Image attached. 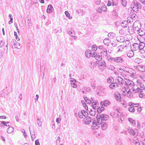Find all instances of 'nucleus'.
I'll list each match as a JSON object with an SVG mask.
<instances>
[{"label": "nucleus", "mask_w": 145, "mask_h": 145, "mask_svg": "<svg viewBox=\"0 0 145 145\" xmlns=\"http://www.w3.org/2000/svg\"><path fill=\"white\" fill-rule=\"evenodd\" d=\"M125 85H126V87H128L129 89V90L132 89L135 86V84L133 82L129 80L125 82Z\"/></svg>", "instance_id": "nucleus-2"}, {"label": "nucleus", "mask_w": 145, "mask_h": 145, "mask_svg": "<svg viewBox=\"0 0 145 145\" xmlns=\"http://www.w3.org/2000/svg\"><path fill=\"white\" fill-rule=\"evenodd\" d=\"M83 121L85 124H89L91 122V119L89 117H86L84 118Z\"/></svg>", "instance_id": "nucleus-11"}, {"label": "nucleus", "mask_w": 145, "mask_h": 145, "mask_svg": "<svg viewBox=\"0 0 145 145\" xmlns=\"http://www.w3.org/2000/svg\"><path fill=\"white\" fill-rule=\"evenodd\" d=\"M139 71L144 72H145V66L140 65Z\"/></svg>", "instance_id": "nucleus-42"}, {"label": "nucleus", "mask_w": 145, "mask_h": 145, "mask_svg": "<svg viewBox=\"0 0 145 145\" xmlns=\"http://www.w3.org/2000/svg\"><path fill=\"white\" fill-rule=\"evenodd\" d=\"M84 99L85 101L87 104H90L92 102L90 100L88 99L87 97H84Z\"/></svg>", "instance_id": "nucleus-44"}, {"label": "nucleus", "mask_w": 145, "mask_h": 145, "mask_svg": "<svg viewBox=\"0 0 145 145\" xmlns=\"http://www.w3.org/2000/svg\"><path fill=\"white\" fill-rule=\"evenodd\" d=\"M135 5H134V4L133 5H131V8H132V9L134 11H138V8H136V7H135Z\"/></svg>", "instance_id": "nucleus-49"}, {"label": "nucleus", "mask_w": 145, "mask_h": 145, "mask_svg": "<svg viewBox=\"0 0 145 145\" xmlns=\"http://www.w3.org/2000/svg\"><path fill=\"white\" fill-rule=\"evenodd\" d=\"M91 51L89 50H88L85 52V54L87 57L89 58L91 55Z\"/></svg>", "instance_id": "nucleus-21"}, {"label": "nucleus", "mask_w": 145, "mask_h": 145, "mask_svg": "<svg viewBox=\"0 0 145 145\" xmlns=\"http://www.w3.org/2000/svg\"><path fill=\"white\" fill-rule=\"evenodd\" d=\"M90 91V89L88 87H84V88L83 89H82V92L83 94H86L87 92H89Z\"/></svg>", "instance_id": "nucleus-16"}, {"label": "nucleus", "mask_w": 145, "mask_h": 145, "mask_svg": "<svg viewBox=\"0 0 145 145\" xmlns=\"http://www.w3.org/2000/svg\"><path fill=\"white\" fill-rule=\"evenodd\" d=\"M140 55L142 58H145V51L143 50H142Z\"/></svg>", "instance_id": "nucleus-47"}, {"label": "nucleus", "mask_w": 145, "mask_h": 145, "mask_svg": "<svg viewBox=\"0 0 145 145\" xmlns=\"http://www.w3.org/2000/svg\"><path fill=\"white\" fill-rule=\"evenodd\" d=\"M110 102L107 100H105L100 103L101 105L102 106H107L110 104Z\"/></svg>", "instance_id": "nucleus-7"}, {"label": "nucleus", "mask_w": 145, "mask_h": 145, "mask_svg": "<svg viewBox=\"0 0 145 145\" xmlns=\"http://www.w3.org/2000/svg\"><path fill=\"white\" fill-rule=\"evenodd\" d=\"M136 71L134 70L133 71H132L131 74H129V75L133 78H135L136 77Z\"/></svg>", "instance_id": "nucleus-35"}, {"label": "nucleus", "mask_w": 145, "mask_h": 145, "mask_svg": "<svg viewBox=\"0 0 145 145\" xmlns=\"http://www.w3.org/2000/svg\"><path fill=\"white\" fill-rule=\"evenodd\" d=\"M107 50L105 48H103L102 51L101 52V56L103 55L106 56L107 55Z\"/></svg>", "instance_id": "nucleus-30"}, {"label": "nucleus", "mask_w": 145, "mask_h": 145, "mask_svg": "<svg viewBox=\"0 0 145 145\" xmlns=\"http://www.w3.org/2000/svg\"><path fill=\"white\" fill-rule=\"evenodd\" d=\"M132 90V92L134 93L142 91L141 89L140 88V87H138L137 86H135Z\"/></svg>", "instance_id": "nucleus-8"}, {"label": "nucleus", "mask_w": 145, "mask_h": 145, "mask_svg": "<svg viewBox=\"0 0 145 145\" xmlns=\"http://www.w3.org/2000/svg\"><path fill=\"white\" fill-rule=\"evenodd\" d=\"M89 114L93 116L96 114V112L95 111H93L92 110H91L89 112Z\"/></svg>", "instance_id": "nucleus-61"}, {"label": "nucleus", "mask_w": 145, "mask_h": 145, "mask_svg": "<svg viewBox=\"0 0 145 145\" xmlns=\"http://www.w3.org/2000/svg\"><path fill=\"white\" fill-rule=\"evenodd\" d=\"M128 21H123L121 24V26L124 28L127 27L128 25Z\"/></svg>", "instance_id": "nucleus-25"}, {"label": "nucleus", "mask_w": 145, "mask_h": 145, "mask_svg": "<svg viewBox=\"0 0 145 145\" xmlns=\"http://www.w3.org/2000/svg\"><path fill=\"white\" fill-rule=\"evenodd\" d=\"M116 79L119 83V84L121 86L123 85L124 84V81L123 79L119 76H117Z\"/></svg>", "instance_id": "nucleus-9"}, {"label": "nucleus", "mask_w": 145, "mask_h": 145, "mask_svg": "<svg viewBox=\"0 0 145 145\" xmlns=\"http://www.w3.org/2000/svg\"><path fill=\"white\" fill-rule=\"evenodd\" d=\"M106 58L107 60H108L109 61H113V59L114 58L110 56L106 55Z\"/></svg>", "instance_id": "nucleus-52"}, {"label": "nucleus", "mask_w": 145, "mask_h": 145, "mask_svg": "<svg viewBox=\"0 0 145 145\" xmlns=\"http://www.w3.org/2000/svg\"><path fill=\"white\" fill-rule=\"evenodd\" d=\"M123 43L122 45H124V46L125 48H126V49L128 48L131 45V43L128 40H126L123 42Z\"/></svg>", "instance_id": "nucleus-10"}, {"label": "nucleus", "mask_w": 145, "mask_h": 145, "mask_svg": "<svg viewBox=\"0 0 145 145\" xmlns=\"http://www.w3.org/2000/svg\"><path fill=\"white\" fill-rule=\"evenodd\" d=\"M14 130L13 128L12 127H9L7 129V131L8 133H11Z\"/></svg>", "instance_id": "nucleus-37"}, {"label": "nucleus", "mask_w": 145, "mask_h": 145, "mask_svg": "<svg viewBox=\"0 0 145 145\" xmlns=\"http://www.w3.org/2000/svg\"><path fill=\"white\" fill-rule=\"evenodd\" d=\"M105 108L102 106H100L97 109V112L99 114H100L102 111H103Z\"/></svg>", "instance_id": "nucleus-29"}, {"label": "nucleus", "mask_w": 145, "mask_h": 145, "mask_svg": "<svg viewBox=\"0 0 145 145\" xmlns=\"http://www.w3.org/2000/svg\"><path fill=\"white\" fill-rule=\"evenodd\" d=\"M139 103L135 104L133 103L132 102L129 103L128 104L129 106H132L134 108H137L139 106Z\"/></svg>", "instance_id": "nucleus-27"}, {"label": "nucleus", "mask_w": 145, "mask_h": 145, "mask_svg": "<svg viewBox=\"0 0 145 145\" xmlns=\"http://www.w3.org/2000/svg\"><path fill=\"white\" fill-rule=\"evenodd\" d=\"M95 82V81L94 80H91V85L94 89H95V85L94 83Z\"/></svg>", "instance_id": "nucleus-50"}, {"label": "nucleus", "mask_w": 145, "mask_h": 145, "mask_svg": "<svg viewBox=\"0 0 145 145\" xmlns=\"http://www.w3.org/2000/svg\"><path fill=\"white\" fill-rule=\"evenodd\" d=\"M115 35V34L113 32H110L109 33L108 35V37L110 38H113L114 37Z\"/></svg>", "instance_id": "nucleus-43"}, {"label": "nucleus", "mask_w": 145, "mask_h": 145, "mask_svg": "<svg viewBox=\"0 0 145 145\" xmlns=\"http://www.w3.org/2000/svg\"><path fill=\"white\" fill-rule=\"evenodd\" d=\"M101 115L103 121H105L108 120L109 118V116L108 115L104 114H102Z\"/></svg>", "instance_id": "nucleus-33"}, {"label": "nucleus", "mask_w": 145, "mask_h": 145, "mask_svg": "<svg viewBox=\"0 0 145 145\" xmlns=\"http://www.w3.org/2000/svg\"><path fill=\"white\" fill-rule=\"evenodd\" d=\"M81 112H82V113H83V115L84 116L86 117V116H87L88 115V113L85 111L84 110H82Z\"/></svg>", "instance_id": "nucleus-56"}, {"label": "nucleus", "mask_w": 145, "mask_h": 145, "mask_svg": "<svg viewBox=\"0 0 145 145\" xmlns=\"http://www.w3.org/2000/svg\"><path fill=\"white\" fill-rule=\"evenodd\" d=\"M27 26L29 27H31V19H28L27 21Z\"/></svg>", "instance_id": "nucleus-53"}, {"label": "nucleus", "mask_w": 145, "mask_h": 145, "mask_svg": "<svg viewBox=\"0 0 145 145\" xmlns=\"http://www.w3.org/2000/svg\"><path fill=\"white\" fill-rule=\"evenodd\" d=\"M54 10L53 8L51 5H49L47 7L46 12L48 13H50L52 12Z\"/></svg>", "instance_id": "nucleus-17"}, {"label": "nucleus", "mask_w": 145, "mask_h": 145, "mask_svg": "<svg viewBox=\"0 0 145 145\" xmlns=\"http://www.w3.org/2000/svg\"><path fill=\"white\" fill-rule=\"evenodd\" d=\"M140 50H141L144 48L145 46V43L142 42H140L139 44Z\"/></svg>", "instance_id": "nucleus-32"}, {"label": "nucleus", "mask_w": 145, "mask_h": 145, "mask_svg": "<svg viewBox=\"0 0 145 145\" xmlns=\"http://www.w3.org/2000/svg\"><path fill=\"white\" fill-rule=\"evenodd\" d=\"M128 120L132 126H134L135 125V121L132 118H129L128 119Z\"/></svg>", "instance_id": "nucleus-28"}, {"label": "nucleus", "mask_w": 145, "mask_h": 145, "mask_svg": "<svg viewBox=\"0 0 145 145\" xmlns=\"http://www.w3.org/2000/svg\"><path fill=\"white\" fill-rule=\"evenodd\" d=\"M128 130L129 132L130 133L131 135L133 136L135 135L134 130L130 128H128Z\"/></svg>", "instance_id": "nucleus-41"}, {"label": "nucleus", "mask_w": 145, "mask_h": 145, "mask_svg": "<svg viewBox=\"0 0 145 145\" xmlns=\"http://www.w3.org/2000/svg\"><path fill=\"white\" fill-rule=\"evenodd\" d=\"M97 101H93V102H92V107L94 109H96V105H97Z\"/></svg>", "instance_id": "nucleus-40"}, {"label": "nucleus", "mask_w": 145, "mask_h": 145, "mask_svg": "<svg viewBox=\"0 0 145 145\" xmlns=\"http://www.w3.org/2000/svg\"><path fill=\"white\" fill-rule=\"evenodd\" d=\"M114 8L115 10H113L112 15L113 16H114V17H113L114 19H116V18L118 15L117 13L116 10H117V9L118 8V7H114Z\"/></svg>", "instance_id": "nucleus-12"}, {"label": "nucleus", "mask_w": 145, "mask_h": 145, "mask_svg": "<svg viewBox=\"0 0 145 145\" xmlns=\"http://www.w3.org/2000/svg\"><path fill=\"white\" fill-rule=\"evenodd\" d=\"M140 36L145 35V30L143 29H140L137 33Z\"/></svg>", "instance_id": "nucleus-18"}, {"label": "nucleus", "mask_w": 145, "mask_h": 145, "mask_svg": "<svg viewBox=\"0 0 145 145\" xmlns=\"http://www.w3.org/2000/svg\"><path fill=\"white\" fill-rule=\"evenodd\" d=\"M119 84H117L116 82H115L114 83L112 84L109 85V87L112 89H115L116 87H118Z\"/></svg>", "instance_id": "nucleus-14"}, {"label": "nucleus", "mask_w": 145, "mask_h": 145, "mask_svg": "<svg viewBox=\"0 0 145 145\" xmlns=\"http://www.w3.org/2000/svg\"><path fill=\"white\" fill-rule=\"evenodd\" d=\"M130 107L128 108V110L131 112H134L135 111V109L134 108V107L132 106H129Z\"/></svg>", "instance_id": "nucleus-45"}, {"label": "nucleus", "mask_w": 145, "mask_h": 145, "mask_svg": "<svg viewBox=\"0 0 145 145\" xmlns=\"http://www.w3.org/2000/svg\"><path fill=\"white\" fill-rule=\"evenodd\" d=\"M31 127H33L32 126H30L29 127V130L30 132L32 140L33 141L35 137V136L34 133V130L33 129V130H31Z\"/></svg>", "instance_id": "nucleus-4"}, {"label": "nucleus", "mask_w": 145, "mask_h": 145, "mask_svg": "<svg viewBox=\"0 0 145 145\" xmlns=\"http://www.w3.org/2000/svg\"><path fill=\"white\" fill-rule=\"evenodd\" d=\"M115 99L118 102H120V101H121V97L120 96V94L119 92L117 93V94L115 95Z\"/></svg>", "instance_id": "nucleus-23"}, {"label": "nucleus", "mask_w": 145, "mask_h": 145, "mask_svg": "<svg viewBox=\"0 0 145 145\" xmlns=\"http://www.w3.org/2000/svg\"><path fill=\"white\" fill-rule=\"evenodd\" d=\"M67 32V33L68 34H69L70 35H71L72 34H73V35H74L75 34V31H72V30H71V31H69Z\"/></svg>", "instance_id": "nucleus-55"}, {"label": "nucleus", "mask_w": 145, "mask_h": 145, "mask_svg": "<svg viewBox=\"0 0 145 145\" xmlns=\"http://www.w3.org/2000/svg\"><path fill=\"white\" fill-rule=\"evenodd\" d=\"M113 61L117 63H121L123 61V59L122 56L116 57L113 58Z\"/></svg>", "instance_id": "nucleus-6"}, {"label": "nucleus", "mask_w": 145, "mask_h": 145, "mask_svg": "<svg viewBox=\"0 0 145 145\" xmlns=\"http://www.w3.org/2000/svg\"><path fill=\"white\" fill-rule=\"evenodd\" d=\"M122 4L123 6L124 7H125L127 5V2L126 1L122 0Z\"/></svg>", "instance_id": "nucleus-63"}, {"label": "nucleus", "mask_w": 145, "mask_h": 145, "mask_svg": "<svg viewBox=\"0 0 145 145\" xmlns=\"http://www.w3.org/2000/svg\"><path fill=\"white\" fill-rule=\"evenodd\" d=\"M116 40L118 41L121 42H123L125 40L124 37L122 36H120L117 37Z\"/></svg>", "instance_id": "nucleus-19"}, {"label": "nucleus", "mask_w": 145, "mask_h": 145, "mask_svg": "<svg viewBox=\"0 0 145 145\" xmlns=\"http://www.w3.org/2000/svg\"><path fill=\"white\" fill-rule=\"evenodd\" d=\"M97 63L99 66H103L105 67H106L105 62L103 60L101 61H98Z\"/></svg>", "instance_id": "nucleus-15"}, {"label": "nucleus", "mask_w": 145, "mask_h": 145, "mask_svg": "<svg viewBox=\"0 0 145 145\" xmlns=\"http://www.w3.org/2000/svg\"><path fill=\"white\" fill-rule=\"evenodd\" d=\"M134 61L136 63L139 64L142 62V59L137 58L134 59Z\"/></svg>", "instance_id": "nucleus-34"}, {"label": "nucleus", "mask_w": 145, "mask_h": 145, "mask_svg": "<svg viewBox=\"0 0 145 145\" xmlns=\"http://www.w3.org/2000/svg\"><path fill=\"white\" fill-rule=\"evenodd\" d=\"M101 10H103V11H106L107 10V8L106 6L105 5L102 6L101 7Z\"/></svg>", "instance_id": "nucleus-62"}, {"label": "nucleus", "mask_w": 145, "mask_h": 145, "mask_svg": "<svg viewBox=\"0 0 145 145\" xmlns=\"http://www.w3.org/2000/svg\"><path fill=\"white\" fill-rule=\"evenodd\" d=\"M100 125H101V128L103 130H104L106 129L107 124L106 123H105V122H104V121L103 123H102L101 124H100Z\"/></svg>", "instance_id": "nucleus-36"}, {"label": "nucleus", "mask_w": 145, "mask_h": 145, "mask_svg": "<svg viewBox=\"0 0 145 145\" xmlns=\"http://www.w3.org/2000/svg\"><path fill=\"white\" fill-rule=\"evenodd\" d=\"M97 50V46L95 45H93L92 47V50L93 51H95Z\"/></svg>", "instance_id": "nucleus-60"}, {"label": "nucleus", "mask_w": 145, "mask_h": 145, "mask_svg": "<svg viewBox=\"0 0 145 145\" xmlns=\"http://www.w3.org/2000/svg\"><path fill=\"white\" fill-rule=\"evenodd\" d=\"M134 55V53L132 50L129 51L127 52V56L129 57H131L133 56Z\"/></svg>", "instance_id": "nucleus-20"}, {"label": "nucleus", "mask_w": 145, "mask_h": 145, "mask_svg": "<svg viewBox=\"0 0 145 145\" xmlns=\"http://www.w3.org/2000/svg\"><path fill=\"white\" fill-rule=\"evenodd\" d=\"M133 3L135 5V7L136 8L140 9L141 8V5L137 1H134Z\"/></svg>", "instance_id": "nucleus-22"}, {"label": "nucleus", "mask_w": 145, "mask_h": 145, "mask_svg": "<svg viewBox=\"0 0 145 145\" xmlns=\"http://www.w3.org/2000/svg\"><path fill=\"white\" fill-rule=\"evenodd\" d=\"M127 96L129 98H131L132 96L130 90H129L127 92Z\"/></svg>", "instance_id": "nucleus-59"}, {"label": "nucleus", "mask_w": 145, "mask_h": 145, "mask_svg": "<svg viewBox=\"0 0 145 145\" xmlns=\"http://www.w3.org/2000/svg\"><path fill=\"white\" fill-rule=\"evenodd\" d=\"M114 79L112 77H110L108 78L107 80L108 83H110L112 82H113Z\"/></svg>", "instance_id": "nucleus-48"}, {"label": "nucleus", "mask_w": 145, "mask_h": 145, "mask_svg": "<svg viewBox=\"0 0 145 145\" xmlns=\"http://www.w3.org/2000/svg\"><path fill=\"white\" fill-rule=\"evenodd\" d=\"M95 2L96 5H99L101 3V0H95Z\"/></svg>", "instance_id": "nucleus-64"}, {"label": "nucleus", "mask_w": 145, "mask_h": 145, "mask_svg": "<svg viewBox=\"0 0 145 145\" xmlns=\"http://www.w3.org/2000/svg\"><path fill=\"white\" fill-rule=\"evenodd\" d=\"M133 50L134 51H136L138 49L140 50L139 44H138L135 43L133 44Z\"/></svg>", "instance_id": "nucleus-24"}, {"label": "nucleus", "mask_w": 145, "mask_h": 145, "mask_svg": "<svg viewBox=\"0 0 145 145\" xmlns=\"http://www.w3.org/2000/svg\"><path fill=\"white\" fill-rule=\"evenodd\" d=\"M96 119L97 121H94L92 122L93 127H94V129H98L99 127L98 124L99 125L104 122L103 118L101 117V115H97V116Z\"/></svg>", "instance_id": "nucleus-1"}, {"label": "nucleus", "mask_w": 145, "mask_h": 145, "mask_svg": "<svg viewBox=\"0 0 145 145\" xmlns=\"http://www.w3.org/2000/svg\"><path fill=\"white\" fill-rule=\"evenodd\" d=\"M110 40L108 39H105L103 40V43L106 45H108L110 43Z\"/></svg>", "instance_id": "nucleus-31"}, {"label": "nucleus", "mask_w": 145, "mask_h": 145, "mask_svg": "<svg viewBox=\"0 0 145 145\" xmlns=\"http://www.w3.org/2000/svg\"><path fill=\"white\" fill-rule=\"evenodd\" d=\"M133 28L134 29L136 33L137 32V33L141 28L140 24L137 22H134L133 24Z\"/></svg>", "instance_id": "nucleus-3"}, {"label": "nucleus", "mask_w": 145, "mask_h": 145, "mask_svg": "<svg viewBox=\"0 0 145 145\" xmlns=\"http://www.w3.org/2000/svg\"><path fill=\"white\" fill-rule=\"evenodd\" d=\"M37 123L38 125L40 127L42 125V122L41 121V120L40 119L37 118Z\"/></svg>", "instance_id": "nucleus-54"}, {"label": "nucleus", "mask_w": 145, "mask_h": 145, "mask_svg": "<svg viewBox=\"0 0 145 145\" xmlns=\"http://www.w3.org/2000/svg\"><path fill=\"white\" fill-rule=\"evenodd\" d=\"M102 56H100L99 55L97 54V55H96V56L95 57V58L98 61H101L102 59Z\"/></svg>", "instance_id": "nucleus-39"}, {"label": "nucleus", "mask_w": 145, "mask_h": 145, "mask_svg": "<svg viewBox=\"0 0 145 145\" xmlns=\"http://www.w3.org/2000/svg\"><path fill=\"white\" fill-rule=\"evenodd\" d=\"M137 86H138V87H140L141 89H144V86L139 81L138 82Z\"/></svg>", "instance_id": "nucleus-46"}, {"label": "nucleus", "mask_w": 145, "mask_h": 145, "mask_svg": "<svg viewBox=\"0 0 145 145\" xmlns=\"http://www.w3.org/2000/svg\"><path fill=\"white\" fill-rule=\"evenodd\" d=\"M76 82L71 83V86L73 88H76L77 87V85L76 84Z\"/></svg>", "instance_id": "nucleus-58"}, {"label": "nucleus", "mask_w": 145, "mask_h": 145, "mask_svg": "<svg viewBox=\"0 0 145 145\" xmlns=\"http://www.w3.org/2000/svg\"><path fill=\"white\" fill-rule=\"evenodd\" d=\"M65 13L66 15V16L68 17L69 19H71L72 18L71 16H70V14L67 11H66L65 12Z\"/></svg>", "instance_id": "nucleus-51"}, {"label": "nucleus", "mask_w": 145, "mask_h": 145, "mask_svg": "<svg viewBox=\"0 0 145 145\" xmlns=\"http://www.w3.org/2000/svg\"><path fill=\"white\" fill-rule=\"evenodd\" d=\"M125 48L124 46V45H122L118 46L116 48L117 52H121L123 51Z\"/></svg>", "instance_id": "nucleus-13"}, {"label": "nucleus", "mask_w": 145, "mask_h": 145, "mask_svg": "<svg viewBox=\"0 0 145 145\" xmlns=\"http://www.w3.org/2000/svg\"><path fill=\"white\" fill-rule=\"evenodd\" d=\"M12 44L14 43H15L14 46V47L15 48H17L18 49L21 48V46L20 45V44L18 42H17L15 40H12L11 42Z\"/></svg>", "instance_id": "nucleus-5"}, {"label": "nucleus", "mask_w": 145, "mask_h": 145, "mask_svg": "<svg viewBox=\"0 0 145 145\" xmlns=\"http://www.w3.org/2000/svg\"><path fill=\"white\" fill-rule=\"evenodd\" d=\"M97 89L102 92H104L105 90V89L103 87H102L101 86L97 87Z\"/></svg>", "instance_id": "nucleus-38"}, {"label": "nucleus", "mask_w": 145, "mask_h": 145, "mask_svg": "<svg viewBox=\"0 0 145 145\" xmlns=\"http://www.w3.org/2000/svg\"><path fill=\"white\" fill-rule=\"evenodd\" d=\"M128 31L131 34H133L134 33H136V32L134 30V29L133 28V27H128Z\"/></svg>", "instance_id": "nucleus-26"}, {"label": "nucleus", "mask_w": 145, "mask_h": 145, "mask_svg": "<svg viewBox=\"0 0 145 145\" xmlns=\"http://www.w3.org/2000/svg\"><path fill=\"white\" fill-rule=\"evenodd\" d=\"M78 115L79 117L80 118H83V116H84L83 115V113H82L81 111L80 112L78 113Z\"/></svg>", "instance_id": "nucleus-57"}]
</instances>
